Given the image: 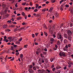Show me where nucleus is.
<instances>
[{
    "instance_id": "nucleus-54",
    "label": "nucleus",
    "mask_w": 73,
    "mask_h": 73,
    "mask_svg": "<svg viewBox=\"0 0 73 73\" xmlns=\"http://www.w3.org/2000/svg\"><path fill=\"white\" fill-rule=\"evenodd\" d=\"M35 7H32V8H31V9L33 10L35 9Z\"/></svg>"
},
{
    "instance_id": "nucleus-7",
    "label": "nucleus",
    "mask_w": 73,
    "mask_h": 73,
    "mask_svg": "<svg viewBox=\"0 0 73 73\" xmlns=\"http://www.w3.org/2000/svg\"><path fill=\"white\" fill-rule=\"evenodd\" d=\"M29 72L30 73H34V71L32 69H29Z\"/></svg>"
},
{
    "instance_id": "nucleus-12",
    "label": "nucleus",
    "mask_w": 73,
    "mask_h": 73,
    "mask_svg": "<svg viewBox=\"0 0 73 73\" xmlns=\"http://www.w3.org/2000/svg\"><path fill=\"white\" fill-rule=\"evenodd\" d=\"M63 5H64V4L62 5L61 6V7H60V10H61V11H63V9L62 8V7H63Z\"/></svg>"
},
{
    "instance_id": "nucleus-6",
    "label": "nucleus",
    "mask_w": 73,
    "mask_h": 73,
    "mask_svg": "<svg viewBox=\"0 0 73 73\" xmlns=\"http://www.w3.org/2000/svg\"><path fill=\"white\" fill-rule=\"evenodd\" d=\"M15 38V37H12L11 39H9L10 42H11V41H13L14 40V39Z\"/></svg>"
},
{
    "instance_id": "nucleus-13",
    "label": "nucleus",
    "mask_w": 73,
    "mask_h": 73,
    "mask_svg": "<svg viewBox=\"0 0 73 73\" xmlns=\"http://www.w3.org/2000/svg\"><path fill=\"white\" fill-rule=\"evenodd\" d=\"M69 11H70V13H73V8L69 10Z\"/></svg>"
},
{
    "instance_id": "nucleus-62",
    "label": "nucleus",
    "mask_w": 73,
    "mask_h": 73,
    "mask_svg": "<svg viewBox=\"0 0 73 73\" xmlns=\"http://www.w3.org/2000/svg\"><path fill=\"white\" fill-rule=\"evenodd\" d=\"M67 69V68L66 66H65V67H64V70H66Z\"/></svg>"
},
{
    "instance_id": "nucleus-47",
    "label": "nucleus",
    "mask_w": 73,
    "mask_h": 73,
    "mask_svg": "<svg viewBox=\"0 0 73 73\" xmlns=\"http://www.w3.org/2000/svg\"><path fill=\"white\" fill-rule=\"evenodd\" d=\"M38 33H35V35L36 36H37L38 35Z\"/></svg>"
},
{
    "instance_id": "nucleus-35",
    "label": "nucleus",
    "mask_w": 73,
    "mask_h": 73,
    "mask_svg": "<svg viewBox=\"0 0 73 73\" xmlns=\"http://www.w3.org/2000/svg\"><path fill=\"white\" fill-rule=\"evenodd\" d=\"M34 11L35 12H36L38 11V10L37 9H36L34 10Z\"/></svg>"
},
{
    "instance_id": "nucleus-55",
    "label": "nucleus",
    "mask_w": 73,
    "mask_h": 73,
    "mask_svg": "<svg viewBox=\"0 0 73 73\" xmlns=\"http://www.w3.org/2000/svg\"><path fill=\"white\" fill-rule=\"evenodd\" d=\"M1 34L2 35H4V33L3 32H1Z\"/></svg>"
},
{
    "instance_id": "nucleus-40",
    "label": "nucleus",
    "mask_w": 73,
    "mask_h": 73,
    "mask_svg": "<svg viewBox=\"0 0 73 73\" xmlns=\"http://www.w3.org/2000/svg\"><path fill=\"white\" fill-rule=\"evenodd\" d=\"M33 69L34 70H36V68L35 66H34L33 67Z\"/></svg>"
},
{
    "instance_id": "nucleus-60",
    "label": "nucleus",
    "mask_w": 73,
    "mask_h": 73,
    "mask_svg": "<svg viewBox=\"0 0 73 73\" xmlns=\"http://www.w3.org/2000/svg\"><path fill=\"white\" fill-rule=\"evenodd\" d=\"M12 37H8V39L9 40H10V39H11Z\"/></svg>"
},
{
    "instance_id": "nucleus-28",
    "label": "nucleus",
    "mask_w": 73,
    "mask_h": 73,
    "mask_svg": "<svg viewBox=\"0 0 73 73\" xmlns=\"http://www.w3.org/2000/svg\"><path fill=\"white\" fill-rule=\"evenodd\" d=\"M21 14L23 16H25V13L23 12H22L21 13Z\"/></svg>"
},
{
    "instance_id": "nucleus-8",
    "label": "nucleus",
    "mask_w": 73,
    "mask_h": 73,
    "mask_svg": "<svg viewBox=\"0 0 73 73\" xmlns=\"http://www.w3.org/2000/svg\"><path fill=\"white\" fill-rule=\"evenodd\" d=\"M68 39L70 40V41H71L72 38L71 37V36L70 35H69L68 36Z\"/></svg>"
},
{
    "instance_id": "nucleus-59",
    "label": "nucleus",
    "mask_w": 73,
    "mask_h": 73,
    "mask_svg": "<svg viewBox=\"0 0 73 73\" xmlns=\"http://www.w3.org/2000/svg\"><path fill=\"white\" fill-rule=\"evenodd\" d=\"M16 56H18L19 54V52H18V53H16L15 54Z\"/></svg>"
},
{
    "instance_id": "nucleus-1",
    "label": "nucleus",
    "mask_w": 73,
    "mask_h": 73,
    "mask_svg": "<svg viewBox=\"0 0 73 73\" xmlns=\"http://www.w3.org/2000/svg\"><path fill=\"white\" fill-rule=\"evenodd\" d=\"M48 29H49V31L50 33H53L52 31L54 29V27H53L51 28V26L50 25L48 26Z\"/></svg>"
},
{
    "instance_id": "nucleus-38",
    "label": "nucleus",
    "mask_w": 73,
    "mask_h": 73,
    "mask_svg": "<svg viewBox=\"0 0 73 73\" xmlns=\"http://www.w3.org/2000/svg\"><path fill=\"white\" fill-rule=\"evenodd\" d=\"M28 46V45L27 44L25 45V46H24V47H25V48H27V46Z\"/></svg>"
},
{
    "instance_id": "nucleus-33",
    "label": "nucleus",
    "mask_w": 73,
    "mask_h": 73,
    "mask_svg": "<svg viewBox=\"0 0 73 73\" xmlns=\"http://www.w3.org/2000/svg\"><path fill=\"white\" fill-rule=\"evenodd\" d=\"M57 44L58 45H60V42L59 40H58V41Z\"/></svg>"
},
{
    "instance_id": "nucleus-34",
    "label": "nucleus",
    "mask_w": 73,
    "mask_h": 73,
    "mask_svg": "<svg viewBox=\"0 0 73 73\" xmlns=\"http://www.w3.org/2000/svg\"><path fill=\"white\" fill-rule=\"evenodd\" d=\"M44 35H46V36H47V34L45 32H44Z\"/></svg>"
},
{
    "instance_id": "nucleus-2",
    "label": "nucleus",
    "mask_w": 73,
    "mask_h": 73,
    "mask_svg": "<svg viewBox=\"0 0 73 73\" xmlns=\"http://www.w3.org/2000/svg\"><path fill=\"white\" fill-rule=\"evenodd\" d=\"M38 73H44V72L45 73L46 71L44 70H38Z\"/></svg>"
},
{
    "instance_id": "nucleus-50",
    "label": "nucleus",
    "mask_w": 73,
    "mask_h": 73,
    "mask_svg": "<svg viewBox=\"0 0 73 73\" xmlns=\"http://www.w3.org/2000/svg\"><path fill=\"white\" fill-rule=\"evenodd\" d=\"M7 31L9 32L11 30L9 29H8L7 30Z\"/></svg>"
},
{
    "instance_id": "nucleus-45",
    "label": "nucleus",
    "mask_w": 73,
    "mask_h": 73,
    "mask_svg": "<svg viewBox=\"0 0 73 73\" xmlns=\"http://www.w3.org/2000/svg\"><path fill=\"white\" fill-rule=\"evenodd\" d=\"M32 37H33V38H34L35 37V35L34 34H33L32 35Z\"/></svg>"
},
{
    "instance_id": "nucleus-52",
    "label": "nucleus",
    "mask_w": 73,
    "mask_h": 73,
    "mask_svg": "<svg viewBox=\"0 0 73 73\" xmlns=\"http://www.w3.org/2000/svg\"><path fill=\"white\" fill-rule=\"evenodd\" d=\"M43 33H42V32H41V36H43Z\"/></svg>"
},
{
    "instance_id": "nucleus-26",
    "label": "nucleus",
    "mask_w": 73,
    "mask_h": 73,
    "mask_svg": "<svg viewBox=\"0 0 73 73\" xmlns=\"http://www.w3.org/2000/svg\"><path fill=\"white\" fill-rule=\"evenodd\" d=\"M9 27H11V28L14 27L15 26L14 25H11L9 26Z\"/></svg>"
},
{
    "instance_id": "nucleus-48",
    "label": "nucleus",
    "mask_w": 73,
    "mask_h": 73,
    "mask_svg": "<svg viewBox=\"0 0 73 73\" xmlns=\"http://www.w3.org/2000/svg\"><path fill=\"white\" fill-rule=\"evenodd\" d=\"M64 1V0H62L61 1H60V4H61Z\"/></svg>"
},
{
    "instance_id": "nucleus-17",
    "label": "nucleus",
    "mask_w": 73,
    "mask_h": 73,
    "mask_svg": "<svg viewBox=\"0 0 73 73\" xmlns=\"http://www.w3.org/2000/svg\"><path fill=\"white\" fill-rule=\"evenodd\" d=\"M7 27V25H4L3 26V28H6Z\"/></svg>"
},
{
    "instance_id": "nucleus-20",
    "label": "nucleus",
    "mask_w": 73,
    "mask_h": 73,
    "mask_svg": "<svg viewBox=\"0 0 73 73\" xmlns=\"http://www.w3.org/2000/svg\"><path fill=\"white\" fill-rule=\"evenodd\" d=\"M20 44V42L18 41L15 42V44Z\"/></svg>"
},
{
    "instance_id": "nucleus-9",
    "label": "nucleus",
    "mask_w": 73,
    "mask_h": 73,
    "mask_svg": "<svg viewBox=\"0 0 73 73\" xmlns=\"http://www.w3.org/2000/svg\"><path fill=\"white\" fill-rule=\"evenodd\" d=\"M22 19V18L21 17H17V20H21Z\"/></svg>"
},
{
    "instance_id": "nucleus-30",
    "label": "nucleus",
    "mask_w": 73,
    "mask_h": 73,
    "mask_svg": "<svg viewBox=\"0 0 73 73\" xmlns=\"http://www.w3.org/2000/svg\"><path fill=\"white\" fill-rule=\"evenodd\" d=\"M33 15L35 16H38V14H36L35 13L33 14Z\"/></svg>"
},
{
    "instance_id": "nucleus-57",
    "label": "nucleus",
    "mask_w": 73,
    "mask_h": 73,
    "mask_svg": "<svg viewBox=\"0 0 73 73\" xmlns=\"http://www.w3.org/2000/svg\"><path fill=\"white\" fill-rule=\"evenodd\" d=\"M67 46H68V47H70V46H71V44H68V45H67Z\"/></svg>"
},
{
    "instance_id": "nucleus-44",
    "label": "nucleus",
    "mask_w": 73,
    "mask_h": 73,
    "mask_svg": "<svg viewBox=\"0 0 73 73\" xmlns=\"http://www.w3.org/2000/svg\"><path fill=\"white\" fill-rule=\"evenodd\" d=\"M28 7H26L25 8V10L27 11V10H28Z\"/></svg>"
},
{
    "instance_id": "nucleus-24",
    "label": "nucleus",
    "mask_w": 73,
    "mask_h": 73,
    "mask_svg": "<svg viewBox=\"0 0 73 73\" xmlns=\"http://www.w3.org/2000/svg\"><path fill=\"white\" fill-rule=\"evenodd\" d=\"M54 38H52L50 39V41L52 42H54Z\"/></svg>"
},
{
    "instance_id": "nucleus-32",
    "label": "nucleus",
    "mask_w": 73,
    "mask_h": 73,
    "mask_svg": "<svg viewBox=\"0 0 73 73\" xmlns=\"http://www.w3.org/2000/svg\"><path fill=\"white\" fill-rule=\"evenodd\" d=\"M26 3H22V5L23 6L25 5L26 4Z\"/></svg>"
},
{
    "instance_id": "nucleus-53",
    "label": "nucleus",
    "mask_w": 73,
    "mask_h": 73,
    "mask_svg": "<svg viewBox=\"0 0 73 73\" xmlns=\"http://www.w3.org/2000/svg\"><path fill=\"white\" fill-rule=\"evenodd\" d=\"M71 22H72L73 23V18H72L71 20Z\"/></svg>"
},
{
    "instance_id": "nucleus-58",
    "label": "nucleus",
    "mask_w": 73,
    "mask_h": 73,
    "mask_svg": "<svg viewBox=\"0 0 73 73\" xmlns=\"http://www.w3.org/2000/svg\"><path fill=\"white\" fill-rule=\"evenodd\" d=\"M60 73V71H58L56 72V73Z\"/></svg>"
},
{
    "instance_id": "nucleus-29",
    "label": "nucleus",
    "mask_w": 73,
    "mask_h": 73,
    "mask_svg": "<svg viewBox=\"0 0 73 73\" xmlns=\"http://www.w3.org/2000/svg\"><path fill=\"white\" fill-rule=\"evenodd\" d=\"M17 29V28L15 29L14 30V31L15 32L17 31H19L18 29Z\"/></svg>"
},
{
    "instance_id": "nucleus-42",
    "label": "nucleus",
    "mask_w": 73,
    "mask_h": 73,
    "mask_svg": "<svg viewBox=\"0 0 73 73\" xmlns=\"http://www.w3.org/2000/svg\"><path fill=\"white\" fill-rule=\"evenodd\" d=\"M23 39V38H21L20 39L18 40L19 41H21Z\"/></svg>"
},
{
    "instance_id": "nucleus-61",
    "label": "nucleus",
    "mask_w": 73,
    "mask_h": 73,
    "mask_svg": "<svg viewBox=\"0 0 73 73\" xmlns=\"http://www.w3.org/2000/svg\"><path fill=\"white\" fill-rule=\"evenodd\" d=\"M52 22V20H50V21H49V23H51Z\"/></svg>"
},
{
    "instance_id": "nucleus-25",
    "label": "nucleus",
    "mask_w": 73,
    "mask_h": 73,
    "mask_svg": "<svg viewBox=\"0 0 73 73\" xmlns=\"http://www.w3.org/2000/svg\"><path fill=\"white\" fill-rule=\"evenodd\" d=\"M70 73H73V70H71L69 71Z\"/></svg>"
},
{
    "instance_id": "nucleus-16",
    "label": "nucleus",
    "mask_w": 73,
    "mask_h": 73,
    "mask_svg": "<svg viewBox=\"0 0 73 73\" xmlns=\"http://www.w3.org/2000/svg\"><path fill=\"white\" fill-rule=\"evenodd\" d=\"M46 11V9H44L42 10V11L43 12H45Z\"/></svg>"
},
{
    "instance_id": "nucleus-5",
    "label": "nucleus",
    "mask_w": 73,
    "mask_h": 73,
    "mask_svg": "<svg viewBox=\"0 0 73 73\" xmlns=\"http://www.w3.org/2000/svg\"><path fill=\"white\" fill-rule=\"evenodd\" d=\"M67 34L69 35H71L72 34V32L70 30H68L67 31Z\"/></svg>"
},
{
    "instance_id": "nucleus-19",
    "label": "nucleus",
    "mask_w": 73,
    "mask_h": 73,
    "mask_svg": "<svg viewBox=\"0 0 73 73\" xmlns=\"http://www.w3.org/2000/svg\"><path fill=\"white\" fill-rule=\"evenodd\" d=\"M67 40L66 39H64V43H67Z\"/></svg>"
},
{
    "instance_id": "nucleus-36",
    "label": "nucleus",
    "mask_w": 73,
    "mask_h": 73,
    "mask_svg": "<svg viewBox=\"0 0 73 73\" xmlns=\"http://www.w3.org/2000/svg\"><path fill=\"white\" fill-rule=\"evenodd\" d=\"M52 3H54L56 2V0H51Z\"/></svg>"
},
{
    "instance_id": "nucleus-31",
    "label": "nucleus",
    "mask_w": 73,
    "mask_h": 73,
    "mask_svg": "<svg viewBox=\"0 0 73 73\" xmlns=\"http://www.w3.org/2000/svg\"><path fill=\"white\" fill-rule=\"evenodd\" d=\"M12 18L14 19V18H15V15H13L12 16Z\"/></svg>"
},
{
    "instance_id": "nucleus-37",
    "label": "nucleus",
    "mask_w": 73,
    "mask_h": 73,
    "mask_svg": "<svg viewBox=\"0 0 73 73\" xmlns=\"http://www.w3.org/2000/svg\"><path fill=\"white\" fill-rule=\"evenodd\" d=\"M54 60V59H53V58H51V59H50V61H51V62H52Z\"/></svg>"
},
{
    "instance_id": "nucleus-46",
    "label": "nucleus",
    "mask_w": 73,
    "mask_h": 73,
    "mask_svg": "<svg viewBox=\"0 0 73 73\" xmlns=\"http://www.w3.org/2000/svg\"><path fill=\"white\" fill-rule=\"evenodd\" d=\"M65 48H66L68 49V45H67V44L66 45V46Z\"/></svg>"
},
{
    "instance_id": "nucleus-51",
    "label": "nucleus",
    "mask_w": 73,
    "mask_h": 73,
    "mask_svg": "<svg viewBox=\"0 0 73 73\" xmlns=\"http://www.w3.org/2000/svg\"><path fill=\"white\" fill-rule=\"evenodd\" d=\"M36 54L38 55L39 54V52L38 51L36 52Z\"/></svg>"
},
{
    "instance_id": "nucleus-14",
    "label": "nucleus",
    "mask_w": 73,
    "mask_h": 73,
    "mask_svg": "<svg viewBox=\"0 0 73 73\" xmlns=\"http://www.w3.org/2000/svg\"><path fill=\"white\" fill-rule=\"evenodd\" d=\"M53 9H54L52 7L50 8V10H49V11H50V12H51V11H52Z\"/></svg>"
},
{
    "instance_id": "nucleus-10",
    "label": "nucleus",
    "mask_w": 73,
    "mask_h": 73,
    "mask_svg": "<svg viewBox=\"0 0 73 73\" xmlns=\"http://www.w3.org/2000/svg\"><path fill=\"white\" fill-rule=\"evenodd\" d=\"M25 29V27H22L20 28V29H18V30L19 31H21L22 30Z\"/></svg>"
},
{
    "instance_id": "nucleus-21",
    "label": "nucleus",
    "mask_w": 73,
    "mask_h": 73,
    "mask_svg": "<svg viewBox=\"0 0 73 73\" xmlns=\"http://www.w3.org/2000/svg\"><path fill=\"white\" fill-rule=\"evenodd\" d=\"M4 57H3V58H0V60H1V62H2L3 61L2 60H4Z\"/></svg>"
},
{
    "instance_id": "nucleus-11",
    "label": "nucleus",
    "mask_w": 73,
    "mask_h": 73,
    "mask_svg": "<svg viewBox=\"0 0 73 73\" xmlns=\"http://www.w3.org/2000/svg\"><path fill=\"white\" fill-rule=\"evenodd\" d=\"M59 13H56L55 15V16H56V18H58V17L59 16Z\"/></svg>"
},
{
    "instance_id": "nucleus-18",
    "label": "nucleus",
    "mask_w": 73,
    "mask_h": 73,
    "mask_svg": "<svg viewBox=\"0 0 73 73\" xmlns=\"http://www.w3.org/2000/svg\"><path fill=\"white\" fill-rule=\"evenodd\" d=\"M61 68V67L60 66H57V67L56 68L57 69H60Z\"/></svg>"
},
{
    "instance_id": "nucleus-27",
    "label": "nucleus",
    "mask_w": 73,
    "mask_h": 73,
    "mask_svg": "<svg viewBox=\"0 0 73 73\" xmlns=\"http://www.w3.org/2000/svg\"><path fill=\"white\" fill-rule=\"evenodd\" d=\"M63 50L64 51H66L68 50V48L65 47V48H64L63 49Z\"/></svg>"
},
{
    "instance_id": "nucleus-15",
    "label": "nucleus",
    "mask_w": 73,
    "mask_h": 73,
    "mask_svg": "<svg viewBox=\"0 0 73 73\" xmlns=\"http://www.w3.org/2000/svg\"><path fill=\"white\" fill-rule=\"evenodd\" d=\"M43 28L45 29H47V26L45 25H44Z\"/></svg>"
},
{
    "instance_id": "nucleus-43",
    "label": "nucleus",
    "mask_w": 73,
    "mask_h": 73,
    "mask_svg": "<svg viewBox=\"0 0 73 73\" xmlns=\"http://www.w3.org/2000/svg\"><path fill=\"white\" fill-rule=\"evenodd\" d=\"M52 36L54 38H55L56 37V36H55V35L53 34V35H52Z\"/></svg>"
},
{
    "instance_id": "nucleus-39",
    "label": "nucleus",
    "mask_w": 73,
    "mask_h": 73,
    "mask_svg": "<svg viewBox=\"0 0 73 73\" xmlns=\"http://www.w3.org/2000/svg\"><path fill=\"white\" fill-rule=\"evenodd\" d=\"M18 9H19L18 8H15V9L13 8V10H14V11L17 10H18Z\"/></svg>"
},
{
    "instance_id": "nucleus-41",
    "label": "nucleus",
    "mask_w": 73,
    "mask_h": 73,
    "mask_svg": "<svg viewBox=\"0 0 73 73\" xmlns=\"http://www.w3.org/2000/svg\"><path fill=\"white\" fill-rule=\"evenodd\" d=\"M23 54H21L20 55V58H23Z\"/></svg>"
},
{
    "instance_id": "nucleus-4",
    "label": "nucleus",
    "mask_w": 73,
    "mask_h": 73,
    "mask_svg": "<svg viewBox=\"0 0 73 73\" xmlns=\"http://www.w3.org/2000/svg\"><path fill=\"white\" fill-rule=\"evenodd\" d=\"M59 55L60 56H65V54H64V52H60L59 53Z\"/></svg>"
},
{
    "instance_id": "nucleus-56",
    "label": "nucleus",
    "mask_w": 73,
    "mask_h": 73,
    "mask_svg": "<svg viewBox=\"0 0 73 73\" xmlns=\"http://www.w3.org/2000/svg\"><path fill=\"white\" fill-rule=\"evenodd\" d=\"M6 67L7 69H8L9 68V66H6Z\"/></svg>"
},
{
    "instance_id": "nucleus-3",
    "label": "nucleus",
    "mask_w": 73,
    "mask_h": 73,
    "mask_svg": "<svg viewBox=\"0 0 73 73\" xmlns=\"http://www.w3.org/2000/svg\"><path fill=\"white\" fill-rule=\"evenodd\" d=\"M57 38L58 39H61L62 38V35L60 33H58V36H57Z\"/></svg>"
},
{
    "instance_id": "nucleus-49",
    "label": "nucleus",
    "mask_w": 73,
    "mask_h": 73,
    "mask_svg": "<svg viewBox=\"0 0 73 73\" xmlns=\"http://www.w3.org/2000/svg\"><path fill=\"white\" fill-rule=\"evenodd\" d=\"M65 7H66L67 8H68L69 7V6L68 5H66Z\"/></svg>"
},
{
    "instance_id": "nucleus-23",
    "label": "nucleus",
    "mask_w": 73,
    "mask_h": 73,
    "mask_svg": "<svg viewBox=\"0 0 73 73\" xmlns=\"http://www.w3.org/2000/svg\"><path fill=\"white\" fill-rule=\"evenodd\" d=\"M10 50H14V47L13 46H11Z\"/></svg>"
},
{
    "instance_id": "nucleus-63",
    "label": "nucleus",
    "mask_w": 73,
    "mask_h": 73,
    "mask_svg": "<svg viewBox=\"0 0 73 73\" xmlns=\"http://www.w3.org/2000/svg\"><path fill=\"white\" fill-rule=\"evenodd\" d=\"M32 68V65H31L29 66V68Z\"/></svg>"
},
{
    "instance_id": "nucleus-64",
    "label": "nucleus",
    "mask_w": 73,
    "mask_h": 73,
    "mask_svg": "<svg viewBox=\"0 0 73 73\" xmlns=\"http://www.w3.org/2000/svg\"><path fill=\"white\" fill-rule=\"evenodd\" d=\"M56 70V68H53L52 69V70L53 71H54V70Z\"/></svg>"
},
{
    "instance_id": "nucleus-22",
    "label": "nucleus",
    "mask_w": 73,
    "mask_h": 73,
    "mask_svg": "<svg viewBox=\"0 0 73 73\" xmlns=\"http://www.w3.org/2000/svg\"><path fill=\"white\" fill-rule=\"evenodd\" d=\"M36 7H35V8L36 9H37V8H38V7H39L38 6H39V5L38 4H36Z\"/></svg>"
}]
</instances>
